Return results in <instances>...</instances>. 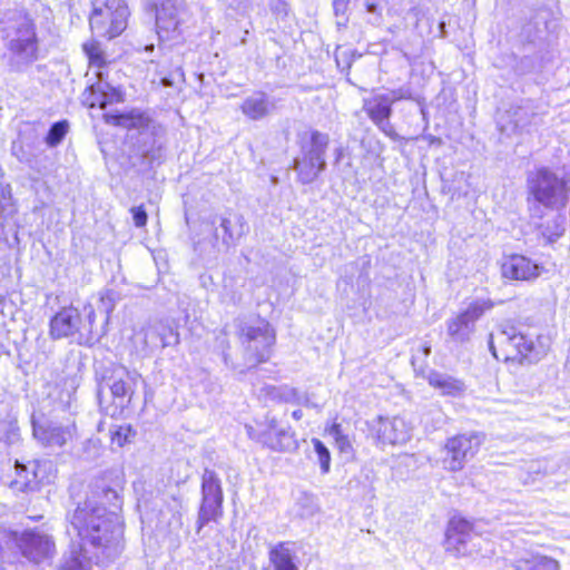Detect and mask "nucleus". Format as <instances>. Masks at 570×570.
<instances>
[{
    "mask_svg": "<svg viewBox=\"0 0 570 570\" xmlns=\"http://www.w3.org/2000/svg\"><path fill=\"white\" fill-rule=\"evenodd\" d=\"M70 524L102 566L114 562L122 552L124 530L118 514L95 499L78 504Z\"/></svg>",
    "mask_w": 570,
    "mask_h": 570,
    "instance_id": "nucleus-1",
    "label": "nucleus"
},
{
    "mask_svg": "<svg viewBox=\"0 0 570 570\" xmlns=\"http://www.w3.org/2000/svg\"><path fill=\"white\" fill-rule=\"evenodd\" d=\"M489 348L497 358L518 360L523 362L527 360L533 363L546 354V346L540 337L524 334L514 325H501L497 333L489 336Z\"/></svg>",
    "mask_w": 570,
    "mask_h": 570,
    "instance_id": "nucleus-2",
    "label": "nucleus"
},
{
    "mask_svg": "<svg viewBox=\"0 0 570 570\" xmlns=\"http://www.w3.org/2000/svg\"><path fill=\"white\" fill-rule=\"evenodd\" d=\"M529 200L548 209L564 208L570 196V173L563 177L557 176L547 167L538 168L527 178Z\"/></svg>",
    "mask_w": 570,
    "mask_h": 570,
    "instance_id": "nucleus-3",
    "label": "nucleus"
},
{
    "mask_svg": "<svg viewBox=\"0 0 570 570\" xmlns=\"http://www.w3.org/2000/svg\"><path fill=\"white\" fill-rule=\"evenodd\" d=\"M10 66L16 71L29 67L39 58V40L36 26L29 18L17 20L4 29Z\"/></svg>",
    "mask_w": 570,
    "mask_h": 570,
    "instance_id": "nucleus-4",
    "label": "nucleus"
},
{
    "mask_svg": "<svg viewBox=\"0 0 570 570\" xmlns=\"http://www.w3.org/2000/svg\"><path fill=\"white\" fill-rule=\"evenodd\" d=\"M238 340L243 350L244 365L255 367L269 360L275 344V333L265 321L257 324H243L239 327Z\"/></svg>",
    "mask_w": 570,
    "mask_h": 570,
    "instance_id": "nucleus-5",
    "label": "nucleus"
},
{
    "mask_svg": "<svg viewBox=\"0 0 570 570\" xmlns=\"http://www.w3.org/2000/svg\"><path fill=\"white\" fill-rule=\"evenodd\" d=\"M129 9L124 0H92L89 24L97 37L112 39L127 28Z\"/></svg>",
    "mask_w": 570,
    "mask_h": 570,
    "instance_id": "nucleus-6",
    "label": "nucleus"
},
{
    "mask_svg": "<svg viewBox=\"0 0 570 570\" xmlns=\"http://www.w3.org/2000/svg\"><path fill=\"white\" fill-rule=\"evenodd\" d=\"M32 435L43 448L61 449L77 438V425L73 419L31 416Z\"/></svg>",
    "mask_w": 570,
    "mask_h": 570,
    "instance_id": "nucleus-7",
    "label": "nucleus"
},
{
    "mask_svg": "<svg viewBox=\"0 0 570 570\" xmlns=\"http://www.w3.org/2000/svg\"><path fill=\"white\" fill-rule=\"evenodd\" d=\"M253 441L275 452H293L298 448L295 432L289 426H279L275 417H266L257 428L246 425Z\"/></svg>",
    "mask_w": 570,
    "mask_h": 570,
    "instance_id": "nucleus-8",
    "label": "nucleus"
},
{
    "mask_svg": "<svg viewBox=\"0 0 570 570\" xmlns=\"http://www.w3.org/2000/svg\"><path fill=\"white\" fill-rule=\"evenodd\" d=\"M481 537L475 531V525L463 518L450 520L444 548L456 556H466L478 552L481 547Z\"/></svg>",
    "mask_w": 570,
    "mask_h": 570,
    "instance_id": "nucleus-9",
    "label": "nucleus"
},
{
    "mask_svg": "<svg viewBox=\"0 0 570 570\" xmlns=\"http://www.w3.org/2000/svg\"><path fill=\"white\" fill-rule=\"evenodd\" d=\"M481 433L471 432L455 435L445 444L446 455L443 459L444 469L456 472L461 471L465 463L474 458L483 443Z\"/></svg>",
    "mask_w": 570,
    "mask_h": 570,
    "instance_id": "nucleus-10",
    "label": "nucleus"
},
{
    "mask_svg": "<svg viewBox=\"0 0 570 570\" xmlns=\"http://www.w3.org/2000/svg\"><path fill=\"white\" fill-rule=\"evenodd\" d=\"M223 490L217 474L206 469L202 480V504L198 512V531L222 514Z\"/></svg>",
    "mask_w": 570,
    "mask_h": 570,
    "instance_id": "nucleus-11",
    "label": "nucleus"
},
{
    "mask_svg": "<svg viewBox=\"0 0 570 570\" xmlns=\"http://www.w3.org/2000/svg\"><path fill=\"white\" fill-rule=\"evenodd\" d=\"M492 303L488 301H475L466 309L456 316L446 321V332L449 337L455 343H465L470 341L475 330V322L488 309L492 308Z\"/></svg>",
    "mask_w": 570,
    "mask_h": 570,
    "instance_id": "nucleus-12",
    "label": "nucleus"
},
{
    "mask_svg": "<svg viewBox=\"0 0 570 570\" xmlns=\"http://www.w3.org/2000/svg\"><path fill=\"white\" fill-rule=\"evenodd\" d=\"M21 553L30 561L40 563L56 553V543L51 535L39 530L24 531L18 540Z\"/></svg>",
    "mask_w": 570,
    "mask_h": 570,
    "instance_id": "nucleus-13",
    "label": "nucleus"
},
{
    "mask_svg": "<svg viewBox=\"0 0 570 570\" xmlns=\"http://www.w3.org/2000/svg\"><path fill=\"white\" fill-rule=\"evenodd\" d=\"M371 432L380 444H404L411 439L412 428L400 416H379L371 423Z\"/></svg>",
    "mask_w": 570,
    "mask_h": 570,
    "instance_id": "nucleus-14",
    "label": "nucleus"
},
{
    "mask_svg": "<svg viewBox=\"0 0 570 570\" xmlns=\"http://www.w3.org/2000/svg\"><path fill=\"white\" fill-rule=\"evenodd\" d=\"M156 27L159 39H169L177 31L185 0H154Z\"/></svg>",
    "mask_w": 570,
    "mask_h": 570,
    "instance_id": "nucleus-15",
    "label": "nucleus"
},
{
    "mask_svg": "<svg viewBox=\"0 0 570 570\" xmlns=\"http://www.w3.org/2000/svg\"><path fill=\"white\" fill-rule=\"evenodd\" d=\"M107 124L119 126L128 130L136 129L139 132H150L155 137L165 134L163 126L151 119L146 112L131 110L129 112L105 114Z\"/></svg>",
    "mask_w": 570,
    "mask_h": 570,
    "instance_id": "nucleus-16",
    "label": "nucleus"
},
{
    "mask_svg": "<svg viewBox=\"0 0 570 570\" xmlns=\"http://www.w3.org/2000/svg\"><path fill=\"white\" fill-rule=\"evenodd\" d=\"M92 564L102 566L98 559L90 552V548L83 544V541H71L68 549L63 552L58 570H90Z\"/></svg>",
    "mask_w": 570,
    "mask_h": 570,
    "instance_id": "nucleus-17",
    "label": "nucleus"
},
{
    "mask_svg": "<svg viewBox=\"0 0 570 570\" xmlns=\"http://www.w3.org/2000/svg\"><path fill=\"white\" fill-rule=\"evenodd\" d=\"M81 333V316L77 308L65 307L50 321V335L55 340Z\"/></svg>",
    "mask_w": 570,
    "mask_h": 570,
    "instance_id": "nucleus-18",
    "label": "nucleus"
},
{
    "mask_svg": "<svg viewBox=\"0 0 570 570\" xmlns=\"http://www.w3.org/2000/svg\"><path fill=\"white\" fill-rule=\"evenodd\" d=\"M541 267L525 256L513 255L502 264V275L510 279L530 281L540 275Z\"/></svg>",
    "mask_w": 570,
    "mask_h": 570,
    "instance_id": "nucleus-19",
    "label": "nucleus"
},
{
    "mask_svg": "<svg viewBox=\"0 0 570 570\" xmlns=\"http://www.w3.org/2000/svg\"><path fill=\"white\" fill-rule=\"evenodd\" d=\"M275 109V102L264 91H254L247 96L242 105L240 110L250 120H261L269 116Z\"/></svg>",
    "mask_w": 570,
    "mask_h": 570,
    "instance_id": "nucleus-20",
    "label": "nucleus"
},
{
    "mask_svg": "<svg viewBox=\"0 0 570 570\" xmlns=\"http://www.w3.org/2000/svg\"><path fill=\"white\" fill-rule=\"evenodd\" d=\"M428 382L432 387L439 390L442 395L460 397L466 391V385L462 380L446 373L432 371L428 375Z\"/></svg>",
    "mask_w": 570,
    "mask_h": 570,
    "instance_id": "nucleus-21",
    "label": "nucleus"
},
{
    "mask_svg": "<svg viewBox=\"0 0 570 570\" xmlns=\"http://www.w3.org/2000/svg\"><path fill=\"white\" fill-rule=\"evenodd\" d=\"M126 375V380L122 376L116 379L110 385V392L115 400H117V404L120 407L128 406L131 402L132 395L135 393V385L137 381L141 377L137 372H129L125 368L122 370Z\"/></svg>",
    "mask_w": 570,
    "mask_h": 570,
    "instance_id": "nucleus-22",
    "label": "nucleus"
},
{
    "mask_svg": "<svg viewBox=\"0 0 570 570\" xmlns=\"http://www.w3.org/2000/svg\"><path fill=\"white\" fill-rule=\"evenodd\" d=\"M365 110L370 119L387 134L390 126V117L392 115V106L389 98L385 96L376 95L372 100L365 102Z\"/></svg>",
    "mask_w": 570,
    "mask_h": 570,
    "instance_id": "nucleus-23",
    "label": "nucleus"
},
{
    "mask_svg": "<svg viewBox=\"0 0 570 570\" xmlns=\"http://www.w3.org/2000/svg\"><path fill=\"white\" fill-rule=\"evenodd\" d=\"M330 137L318 130L311 132L309 139L301 146V155L308 159L316 160L317 164L326 165L325 154L328 147Z\"/></svg>",
    "mask_w": 570,
    "mask_h": 570,
    "instance_id": "nucleus-24",
    "label": "nucleus"
},
{
    "mask_svg": "<svg viewBox=\"0 0 570 570\" xmlns=\"http://www.w3.org/2000/svg\"><path fill=\"white\" fill-rule=\"evenodd\" d=\"M508 125H502L503 130H508L511 126L512 131H521L529 127L537 114L533 111L532 106L527 102L525 105L511 106L504 114Z\"/></svg>",
    "mask_w": 570,
    "mask_h": 570,
    "instance_id": "nucleus-25",
    "label": "nucleus"
},
{
    "mask_svg": "<svg viewBox=\"0 0 570 570\" xmlns=\"http://www.w3.org/2000/svg\"><path fill=\"white\" fill-rule=\"evenodd\" d=\"M269 559L276 570H298L296 552L289 542H281L269 552Z\"/></svg>",
    "mask_w": 570,
    "mask_h": 570,
    "instance_id": "nucleus-26",
    "label": "nucleus"
},
{
    "mask_svg": "<svg viewBox=\"0 0 570 570\" xmlns=\"http://www.w3.org/2000/svg\"><path fill=\"white\" fill-rule=\"evenodd\" d=\"M33 475H37L33 461L26 464L16 461V479L11 482L12 488L22 492L36 491V481L32 480Z\"/></svg>",
    "mask_w": 570,
    "mask_h": 570,
    "instance_id": "nucleus-27",
    "label": "nucleus"
},
{
    "mask_svg": "<svg viewBox=\"0 0 570 570\" xmlns=\"http://www.w3.org/2000/svg\"><path fill=\"white\" fill-rule=\"evenodd\" d=\"M325 168L326 165L317 164L316 160L303 156H298L294 160V169L302 184L313 183Z\"/></svg>",
    "mask_w": 570,
    "mask_h": 570,
    "instance_id": "nucleus-28",
    "label": "nucleus"
},
{
    "mask_svg": "<svg viewBox=\"0 0 570 570\" xmlns=\"http://www.w3.org/2000/svg\"><path fill=\"white\" fill-rule=\"evenodd\" d=\"M220 228L224 232L223 243L228 247L245 234L246 224L242 216H236L234 223L229 218H222Z\"/></svg>",
    "mask_w": 570,
    "mask_h": 570,
    "instance_id": "nucleus-29",
    "label": "nucleus"
},
{
    "mask_svg": "<svg viewBox=\"0 0 570 570\" xmlns=\"http://www.w3.org/2000/svg\"><path fill=\"white\" fill-rule=\"evenodd\" d=\"M512 570H559V563L552 558L534 556L517 560Z\"/></svg>",
    "mask_w": 570,
    "mask_h": 570,
    "instance_id": "nucleus-30",
    "label": "nucleus"
},
{
    "mask_svg": "<svg viewBox=\"0 0 570 570\" xmlns=\"http://www.w3.org/2000/svg\"><path fill=\"white\" fill-rule=\"evenodd\" d=\"M85 309H88L87 312V325L81 323V333L80 337H77V342L79 344H91L94 341H97L102 333H94V323L96 320V313L95 309L91 306L86 307Z\"/></svg>",
    "mask_w": 570,
    "mask_h": 570,
    "instance_id": "nucleus-31",
    "label": "nucleus"
},
{
    "mask_svg": "<svg viewBox=\"0 0 570 570\" xmlns=\"http://www.w3.org/2000/svg\"><path fill=\"white\" fill-rule=\"evenodd\" d=\"M35 471L37 475L32 476L36 481V491L41 484L50 483L55 479V470L51 461H33Z\"/></svg>",
    "mask_w": 570,
    "mask_h": 570,
    "instance_id": "nucleus-32",
    "label": "nucleus"
},
{
    "mask_svg": "<svg viewBox=\"0 0 570 570\" xmlns=\"http://www.w3.org/2000/svg\"><path fill=\"white\" fill-rule=\"evenodd\" d=\"M540 228L541 235L548 243L556 242L564 233L563 222L560 216H554L551 220H548L546 225H541Z\"/></svg>",
    "mask_w": 570,
    "mask_h": 570,
    "instance_id": "nucleus-33",
    "label": "nucleus"
},
{
    "mask_svg": "<svg viewBox=\"0 0 570 570\" xmlns=\"http://www.w3.org/2000/svg\"><path fill=\"white\" fill-rule=\"evenodd\" d=\"M330 435L335 440L336 448L342 454L352 456L353 446L347 435L342 432L340 424H333L328 431Z\"/></svg>",
    "mask_w": 570,
    "mask_h": 570,
    "instance_id": "nucleus-34",
    "label": "nucleus"
},
{
    "mask_svg": "<svg viewBox=\"0 0 570 570\" xmlns=\"http://www.w3.org/2000/svg\"><path fill=\"white\" fill-rule=\"evenodd\" d=\"M312 444L317 456L318 464L323 474L331 470V453L327 446L318 439H312Z\"/></svg>",
    "mask_w": 570,
    "mask_h": 570,
    "instance_id": "nucleus-35",
    "label": "nucleus"
},
{
    "mask_svg": "<svg viewBox=\"0 0 570 570\" xmlns=\"http://www.w3.org/2000/svg\"><path fill=\"white\" fill-rule=\"evenodd\" d=\"M68 131V122L66 120L57 121L51 125L47 136L46 142L50 147H55L61 142Z\"/></svg>",
    "mask_w": 570,
    "mask_h": 570,
    "instance_id": "nucleus-36",
    "label": "nucleus"
},
{
    "mask_svg": "<svg viewBox=\"0 0 570 570\" xmlns=\"http://www.w3.org/2000/svg\"><path fill=\"white\" fill-rule=\"evenodd\" d=\"M269 395L275 400L286 402V403L299 402V395H298L297 390L294 387H291L288 385L272 387L269 391Z\"/></svg>",
    "mask_w": 570,
    "mask_h": 570,
    "instance_id": "nucleus-37",
    "label": "nucleus"
},
{
    "mask_svg": "<svg viewBox=\"0 0 570 570\" xmlns=\"http://www.w3.org/2000/svg\"><path fill=\"white\" fill-rule=\"evenodd\" d=\"M134 436L135 432L130 425L115 426L110 430L111 443L117 444L119 448L129 443Z\"/></svg>",
    "mask_w": 570,
    "mask_h": 570,
    "instance_id": "nucleus-38",
    "label": "nucleus"
},
{
    "mask_svg": "<svg viewBox=\"0 0 570 570\" xmlns=\"http://www.w3.org/2000/svg\"><path fill=\"white\" fill-rule=\"evenodd\" d=\"M157 332H160V322L149 325L146 328H142L141 331L137 332L135 334V337H145V345L147 347L153 348L160 345V335Z\"/></svg>",
    "mask_w": 570,
    "mask_h": 570,
    "instance_id": "nucleus-39",
    "label": "nucleus"
},
{
    "mask_svg": "<svg viewBox=\"0 0 570 570\" xmlns=\"http://www.w3.org/2000/svg\"><path fill=\"white\" fill-rule=\"evenodd\" d=\"M82 49L87 55L90 63L100 67L104 63V53L100 43L97 40H90L83 43Z\"/></svg>",
    "mask_w": 570,
    "mask_h": 570,
    "instance_id": "nucleus-40",
    "label": "nucleus"
},
{
    "mask_svg": "<svg viewBox=\"0 0 570 570\" xmlns=\"http://www.w3.org/2000/svg\"><path fill=\"white\" fill-rule=\"evenodd\" d=\"M159 342L161 347L174 346L179 343L178 332L166 323L160 322Z\"/></svg>",
    "mask_w": 570,
    "mask_h": 570,
    "instance_id": "nucleus-41",
    "label": "nucleus"
},
{
    "mask_svg": "<svg viewBox=\"0 0 570 570\" xmlns=\"http://www.w3.org/2000/svg\"><path fill=\"white\" fill-rule=\"evenodd\" d=\"M130 213L132 215L134 224L136 227L140 228L147 224L148 215L144 205L131 207Z\"/></svg>",
    "mask_w": 570,
    "mask_h": 570,
    "instance_id": "nucleus-42",
    "label": "nucleus"
},
{
    "mask_svg": "<svg viewBox=\"0 0 570 570\" xmlns=\"http://www.w3.org/2000/svg\"><path fill=\"white\" fill-rule=\"evenodd\" d=\"M216 341L218 343V346L223 350V358L226 365L235 367L234 362L232 361L229 354L226 352L227 348H229V342L227 340V336L224 332H222L217 337Z\"/></svg>",
    "mask_w": 570,
    "mask_h": 570,
    "instance_id": "nucleus-43",
    "label": "nucleus"
},
{
    "mask_svg": "<svg viewBox=\"0 0 570 570\" xmlns=\"http://www.w3.org/2000/svg\"><path fill=\"white\" fill-rule=\"evenodd\" d=\"M110 91L109 92H106V91H102L101 95H102V99L99 101V105L101 108H105L106 105L108 104H112V102H119L122 100L121 98V92L115 88H109Z\"/></svg>",
    "mask_w": 570,
    "mask_h": 570,
    "instance_id": "nucleus-44",
    "label": "nucleus"
},
{
    "mask_svg": "<svg viewBox=\"0 0 570 570\" xmlns=\"http://www.w3.org/2000/svg\"><path fill=\"white\" fill-rule=\"evenodd\" d=\"M100 303H101L104 311L107 314V316H106V323H107L109 321L110 313L115 308V299H114L112 293L108 292L106 294H102L100 297Z\"/></svg>",
    "mask_w": 570,
    "mask_h": 570,
    "instance_id": "nucleus-45",
    "label": "nucleus"
},
{
    "mask_svg": "<svg viewBox=\"0 0 570 570\" xmlns=\"http://www.w3.org/2000/svg\"><path fill=\"white\" fill-rule=\"evenodd\" d=\"M382 96H385L390 100V105L392 106L395 101L401 99H407L410 98L409 90H404L402 88L391 91L390 94H382Z\"/></svg>",
    "mask_w": 570,
    "mask_h": 570,
    "instance_id": "nucleus-46",
    "label": "nucleus"
},
{
    "mask_svg": "<svg viewBox=\"0 0 570 570\" xmlns=\"http://www.w3.org/2000/svg\"><path fill=\"white\" fill-rule=\"evenodd\" d=\"M102 499L115 508L118 507V494L114 489L107 488L102 490Z\"/></svg>",
    "mask_w": 570,
    "mask_h": 570,
    "instance_id": "nucleus-47",
    "label": "nucleus"
},
{
    "mask_svg": "<svg viewBox=\"0 0 570 570\" xmlns=\"http://www.w3.org/2000/svg\"><path fill=\"white\" fill-rule=\"evenodd\" d=\"M350 0H334L333 8L335 16H344L347 11Z\"/></svg>",
    "mask_w": 570,
    "mask_h": 570,
    "instance_id": "nucleus-48",
    "label": "nucleus"
},
{
    "mask_svg": "<svg viewBox=\"0 0 570 570\" xmlns=\"http://www.w3.org/2000/svg\"><path fill=\"white\" fill-rule=\"evenodd\" d=\"M366 11L370 13H379V1L377 0H365Z\"/></svg>",
    "mask_w": 570,
    "mask_h": 570,
    "instance_id": "nucleus-49",
    "label": "nucleus"
},
{
    "mask_svg": "<svg viewBox=\"0 0 570 570\" xmlns=\"http://www.w3.org/2000/svg\"><path fill=\"white\" fill-rule=\"evenodd\" d=\"M292 416H293V419L298 421L303 416V411L302 410H295V411H293Z\"/></svg>",
    "mask_w": 570,
    "mask_h": 570,
    "instance_id": "nucleus-50",
    "label": "nucleus"
},
{
    "mask_svg": "<svg viewBox=\"0 0 570 570\" xmlns=\"http://www.w3.org/2000/svg\"><path fill=\"white\" fill-rule=\"evenodd\" d=\"M423 353H424V355H426V356H428V355H430V353H431V347H430V346H428V345H425V346L423 347Z\"/></svg>",
    "mask_w": 570,
    "mask_h": 570,
    "instance_id": "nucleus-51",
    "label": "nucleus"
},
{
    "mask_svg": "<svg viewBox=\"0 0 570 570\" xmlns=\"http://www.w3.org/2000/svg\"><path fill=\"white\" fill-rule=\"evenodd\" d=\"M145 50L146 51H153L154 50V45L151 43V45L145 46Z\"/></svg>",
    "mask_w": 570,
    "mask_h": 570,
    "instance_id": "nucleus-52",
    "label": "nucleus"
}]
</instances>
